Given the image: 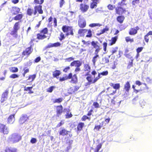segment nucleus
Here are the masks:
<instances>
[{
    "label": "nucleus",
    "instance_id": "60",
    "mask_svg": "<svg viewBox=\"0 0 152 152\" xmlns=\"http://www.w3.org/2000/svg\"><path fill=\"white\" fill-rule=\"evenodd\" d=\"M109 30V28L107 26H106L105 28L101 30L102 33L104 34L105 32L108 31Z\"/></svg>",
    "mask_w": 152,
    "mask_h": 152
},
{
    "label": "nucleus",
    "instance_id": "53",
    "mask_svg": "<svg viewBox=\"0 0 152 152\" xmlns=\"http://www.w3.org/2000/svg\"><path fill=\"white\" fill-rule=\"evenodd\" d=\"M97 4L95 3L91 2L90 4V7L91 9L96 8L97 6Z\"/></svg>",
    "mask_w": 152,
    "mask_h": 152
},
{
    "label": "nucleus",
    "instance_id": "12",
    "mask_svg": "<svg viewBox=\"0 0 152 152\" xmlns=\"http://www.w3.org/2000/svg\"><path fill=\"white\" fill-rule=\"evenodd\" d=\"M34 11L33 12L34 15H35L37 13V12L39 14H42L43 13V11L42 10V6L41 5H37L35 6L34 8Z\"/></svg>",
    "mask_w": 152,
    "mask_h": 152
},
{
    "label": "nucleus",
    "instance_id": "49",
    "mask_svg": "<svg viewBox=\"0 0 152 152\" xmlns=\"http://www.w3.org/2000/svg\"><path fill=\"white\" fill-rule=\"evenodd\" d=\"M8 93L9 91L8 90H5V91L3 93L1 96L5 98H7V96Z\"/></svg>",
    "mask_w": 152,
    "mask_h": 152
},
{
    "label": "nucleus",
    "instance_id": "17",
    "mask_svg": "<svg viewBox=\"0 0 152 152\" xmlns=\"http://www.w3.org/2000/svg\"><path fill=\"white\" fill-rule=\"evenodd\" d=\"M61 45V44L58 42H56L53 43H50L45 47V49H47L48 48L53 47H58L60 46Z\"/></svg>",
    "mask_w": 152,
    "mask_h": 152
},
{
    "label": "nucleus",
    "instance_id": "35",
    "mask_svg": "<svg viewBox=\"0 0 152 152\" xmlns=\"http://www.w3.org/2000/svg\"><path fill=\"white\" fill-rule=\"evenodd\" d=\"M85 126V124L83 122L79 123L77 126V129L78 131H81L82 130L83 128Z\"/></svg>",
    "mask_w": 152,
    "mask_h": 152
},
{
    "label": "nucleus",
    "instance_id": "13",
    "mask_svg": "<svg viewBox=\"0 0 152 152\" xmlns=\"http://www.w3.org/2000/svg\"><path fill=\"white\" fill-rule=\"evenodd\" d=\"M80 86L79 85H75L70 87L68 90L69 93L70 94H72L75 93L79 89Z\"/></svg>",
    "mask_w": 152,
    "mask_h": 152
},
{
    "label": "nucleus",
    "instance_id": "28",
    "mask_svg": "<svg viewBox=\"0 0 152 152\" xmlns=\"http://www.w3.org/2000/svg\"><path fill=\"white\" fill-rule=\"evenodd\" d=\"M4 152H17V149L15 148L7 147L4 150Z\"/></svg>",
    "mask_w": 152,
    "mask_h": 152
},
{
    "label": "nucleus",
    "instance_id": "30",
    "mask_svg": "<svg viewBox=\"0 0 152 152\" xmlns=\"http://www.w3.org/2000/svg\"><path fill=\"white\" fill-rule=\"evenodd\" d=\"M88 29H80L78 31V34L81 36L83 37L85 34L87 32Z\"/></svg>",
    "mask_w": 152,
    "mask_h": 152
},
{
    "label": "nucleus",
    "instance_id": "56",
    "mask_svg": "<svg viewBox=\"0 0 152 152\" xmlns=\"http://www.w3.org/2000/svg\"><path fill=\"white\" fill-rule=\"evenodd\" d=\"M118 48L117 47L113 48L112 50L111 51V54L113 55L115 53L117 52L118 51Z\"/></svg>",
    "mask_w": 152,
    "mask_h": 152
},
{
    "label": "nucleus",
    "instance_id": "57",
    "mask_svg": "<svg viewBox=\"0 0 152 152\" xmlns=\"http://www.w3.org/2000/svg\"><path fill=\"white\" fill-rule=\"evenodd\" d=\"M44 1V0H40V1L39 0H34V2L36 4H41L43 3Z\"/></svg>",
    "mask_w": 152,
    "mask_h": 152
},
{
    "label": "nucleus",
    "instance_id": "19",
    "mask_svg": "<svg viewBox=\"0 0 152 152\" xmlns=\"http://www.w3.org/2000/svg\"><path fill=\"white\" fill-rule=\"evenodd\" d=\"M107 91L106 93L107 92L108 94H106V96L109 97L110 96L113 95L116 93V90H113L112 88L110 87H108L107 88Z\"/></svg>",
    "mask_w": 152,
    "mask_h": 152
},
{
    "label": "nucleus",
    "instance_id": "7",
    "mask_svg": "<svg viewBox=\"0 0 152 152\" xmlns=\"http://www.w3.org/2000/svg\"><path fill=\"white\" fill-rule=\"evenodd\" d=\"M9 130L7 126L3 124L0 123V132L4 135H7L9 134Z\"/></svg>",
    "mask_w": 152,
    "mask_h": 152
},
{
    "label": "nucleus",
    "instance_id": "37",
    "mask_svg": "<svg viewBox=\"0 0 152 152\" xmlns=\"http://www.w3.org/2000/svg\"><path fill=\"white\" fill-rule=\"evenodd\" d=\"M125 40L127 43L129 42L130 43H133L134 42L133 38H131L130 36H127L125 37Z\"/></svg>",
    "mask_w": 152,
    "mask_h": 152
},
{
    "label": "nucleus",
    "instance_id": "9",
    "mask_svg": "<svg viewBox=\"0 0 152 152\" xmlns=\"http://www.w3.org/2000/svg\"><path fill=\"white\" fill-rule=\"evenodd\" d=\"M86 79L87 80L88 82L85 84V86H89L91 84H94L96 82L95 78L93 79L91 76L90 75L86 77Z\"/></svg>",
    "mask_w": 152,
    "mask_h": 152
},
{
    "label": "nucleus",
    "instance_id": "48",
    "mask_svg": "<svg viewBox=\"0 0 152 152\" xmlns=\"http://www.w3.org/2000/svg\"><path fill=\"white\" fill-rule=\"evenodd\" d=\"M120 84L119 83H117L114 84V87L113 88L115 89V90H117L118 89H119L120 88Z\"/></svg>",
    "mask_w": 152,
    "mask_h": 152
},
{
    "label": "nucleus",
    "instance_id": "10",
    "mask_svg": "<svg viewBox=\"0 0 152 152\" xmlns=\"http://www.w3.org/2000/svg\"><path fill=\"white\" fill-rule=\"evenodd\" d=\"M36 77V74L29 75L28 77V79L25 81L26 85H31L32 82L35 79Z\"/></svg>",
    "mask_w": 152,
    "mask_h": 152
},
{
    "label": "nucleus",
    "instance_id": "6",
    "mask_svg": "<svg viewBox=\"0 0 152 152\" xmlns=\"http://www.w3.org/2000/svg\"><path fill=\"white\" fill-rule=\"evenodd\" d=\"M33 51V49L31 45L29 47L26 48L22 53V58L24 57H26V58H28L32 53Z\"/></svg>",
    "mask_w": 152,
    "mask_h": 152
},
{
    "label": "nucleus",
    "instance_id": "25",
    "mask_svg": "<svg viewBox=\"0 0 152 152\" xmlns=\"http://www.w3.org/2000/svg\"><path fill=\"white\" fill-rule=\"evenodd\" d=\"M118 39V36H117L112 37L111 39L109 40L110 42L108 44L109 45L112 46L115 44L116 43Z\"/></svg>",
    "mask_w": 152,
    "mask_h": 152
},
{
    "label": "nucleus",
    "instance_id": "40",
    "mask_svg": "<svg viewBox=\"0 0 152 152\" xmlns=\"http://www.w3.org/2000/svg\"><path fill=\"white\" fill-rule=\"evenodd\" d=\"M134 59H131V61H129L128 64V65L127 66V68L128 69H129L131 67L133 66V61Z\"/></svg>",
    "mask_w": 152,
    "mask_h": 152
},
{
    "label": "nucleus",
    "instance_id": "34",
    "mask_svg": "<svg viewBox=\"0 0 152 152\" xmlns=\"http://www.w3.org/2000/svg\"><path fill=\"white\" fill-rule=\"evenodd\" d=\"M69 132H70L69 131H67L65 129H63L59 131V134L64 136L67 135Z\"/></svg>",
    "mask_w": 152,
    "mask_h": 152
},
{
    "label": "nucleus",
    "instance_id": "14",
    "mask_svg": "<svg viewBox=\"0 0 152 152\" xmlns=\"http://www.w3.org/2000/svg\"><path fill=\"white\" fill-rule=\"evenodd\" d=\"M20 9L17 7H13L10 10V12L12 15H15L20 12Z\"/></svg>",
    "mask_w": 152,
    "mask_h": 152
},
{
    "label": "nucleus",
    "instance_id": "16",
    "mask_svg": "<svg viewBox=\"0 0 152 152\" xmlns=\"http://www.w3.org/2000/svg\"><path fill=\"white\" fill-rule=\"evenodd\" d=\"M14 17L10 21L11 22L12 20H15L18 22H21L23 17V14L22 13L18 14Z\"/></svg>",
    "mask_w": 152,
    "mask_h": 152
},
{
    "label": "nucleus",
    "instance_id": "54",
    "mask_svg": "<svg viewBox=\"0 0 152 152\" xmlns=\"http://www.w3.org/2000/svg\"><path fill=\"white\" fill-rule=\"evenodd\" d=\"M81 120L82 121H85L86 119H88L90 120L91 119L90 117L87 116L86 115H84L81 118Z\"/></svg>",
    "mask_w": 152,
    "mask_h": 152
},
{
    "label": "nucleus",
    "instance_id": "64",
    "mask_svg": "<svg viewBox=\"0 0 152 152\" xmlns=\"http://www.w3.org/2000/svg\"><path fill=\"white\" fill-rule=\"evenodd\" d=\"M60 37L59 39L61 41H62L63 39L65 38L64 34L62 33L61 32L60 34Z\"/></svg>",
    "mask_w": 152,
    "mask_h": 152
},
{
    "label": "nucleus",
    "instance_id": "58",
    "mask_svg": "<svg viewBox=\"0 0 152 152\" xmlns=\"http://www.w3.org/2000/svg\"><path fill=\"white\" fill-rule=\"evenodd\" d=\"M107 7L108 10H113L115 8V6H113V5L109 4L108 5Z\"/></svg>",
    "mask_w": 152,
    "mask_h": 152
},
{
    "label": "nucleus",
    "instance_id": "38",
    "mask_svg": "<svg viewBox=\"0 0 152 152\" xmlns=\"http://www.w3.org/2000/svg\"><path fill=\"white\" fill-rule=\"evenodd\" d=\"M34 11L32 8H28L26 11V14L28 16H32L33 14Z\"/></svg>",
    "mask_w": 152,
    "mask_h": 152
},
{
    "label": "nucleus",
    "instance_id": "24",
    "mask_svg": "<svg viewBox=\"0 0 152 152\" xmlns=\"http://www.w3.org/2000/svg\"><path fill=\"white\" fill-rule=\"evenodd\" d=\"M72 77L71 72L69 73L68 75H66L64 76L60 77L59 79V80L60 82H62L68 79H71Z\"/></svg>",
    "mask_w": 152,
    "mask_h": 152
},
{
    "label": "nucleus",
    "instance_id": "51",
    "mask_svg": "<svg viewBox=\"0 0 152 152\" xmlns=\"http://www.w3.org/2000/svg\"><path fill=\"white\" fill-rule=\"evenodd\" d=\"M55 88L54 86H51L48 88L47 90V91L49 93H51L52 92L53 89Z\"/></svg>",
    "mask_w": 152,
    "mask_h": 152
},
{
    "label": "nucleus",
    "instance_id": "47",
    "mask_svg": "<svg viewBox=\"0 0 152 152\" xmlns=\"http://www.w3.org/2000/svg\"><path fill=\"white\" fill-rule=\"evenodd\" d=\"M18 69L16 67H12L10 69V71L13 73L17 72L18 71Z\"/></svg>",
    "mask_w": 152,
    "mask_h": 152
},
{
    "label": "nucleus",
    "instance_id": "26",
    "mask_svg": "<svg viewBox=\"0 0 152 152\" xmlns=\"http://www.w3.org/2000/svg\"><path fill=\"white\" fill-rule=\"evenodd\" d=\"M116 18L117 21L120 24L122 23L125 18V17L123 15H119Z\"/></svg>",
    "mask_w": 152,
    "mask_h": 152
},
{
    "label": "nucleus",
    "instance_id": "8",
    "mask_svg": "<svg viewBox=\"0 0 152 152\" xmlns=\"http://www.w3.org/2000/svg\"><path fill=\"white\" fill-rule=\"evenodd\" d=\"M78 25L79 27L81 28H83L86 26V22L83 18H79L78 20Z\"/></svg>",
    "mask_w": 152,
    "mask_h": 152
},
{
    "label": "nucleus",
    "instance_id": "44",
    "mask_svg": "<svg viewBox=\"0 0 152 152\" xmlns=\"http://www.w3.org/2000/svg\"><path fill=\"white\" fill-rule=\"evenodd\" d=\"M103 47V50L104 52H106L107 49V42H104L102 44Z\"/></svg>",
    "mask_w": 152,
    "mask_h": 152
},
{
    "label": "nucleus",
    "instance_id": "4",
    "mask_svg": "<svg viewBox=\"0 0 152 152\" xmlns=\"http://www.w3.org/2000/svg\"><path fill=\"white\" fill-rule=\"evenodd\" d=\"M118 6L115 8V11L116 14L118 15H123L127 12L126 8L123 7V4L119 5L118 3Z\"/></svg>",
    "mask_w": 152,
    "mask_h": 152
},
{
    "label": "nucleus",
    "instance_id": "22",
    "mask_svg": "<svg viewBox=\"0 0 152 152\" xmlns=\"http://www.w3.org/2000/svg\"><path fill=\"white\" fill-rule=\"evenodd\" d=\"M15 114H11L7 118V123L9 124H12L15 121Z\"/></svg>",
    "mask_w": 152,
    "mask_h": 152
},
{
    "label": "nucleus",
    "instance_id": "2",
    "mask_svg": "<svg viewBox=\"0 0 152 152\" xmlns=\"http://www.w3.org/2000/svg\"><path fill=\"white\" fill-rule=\"evenodd\" d=\"M22 139V136L19 134L15 133L10 135L8 137V140L13 143L18 142Z\"/></svg>",
    "mask_w": 152,
    "mask_h": 152
},
{
    "label": "nucleus",
    "instance_id": "41",
    "mask_svg": "<svg viewBox=\"0 0 152 152\" xmlns=\"http://www.w3.org/2000/svg\"><path fill=\"white\" fill-rule=\"evenodd\" d=\"M67 112L66 113L65 115V117L66 118H71L72 116V115L71 113L69 114V113L70 112V110L69 109H67Z\"/></svg>",
    "mask_w": 152,
    "mask_h": 152
},
{
    "label": "nucleus",
    "instance_id": "20",
    "mask_svg": "<svg viewBox=\"0 0 152 152\" xmlns=\"http://www.w3.org/2000/svg\"><path fill=\"white\" fill-rule=\"evenodd\" d=\"M89 6L86 4L81 3L80 5V10L83 12H86L89 9Z\"/></svg>",
    "mask_w": 152,
    "mask_h": 152
},
{
    "label": "nucleus",
    "instance_id": "36",
    "mask_svg": "<svg viewBox=\"0 0 152 152\" xmlns=\"http://www.w3.org/2000/svg\"><path fill=\"white\" fill-rule=\"evenodd\" d=\"M33 87V86H32L31 87H26L25 86L24 87V91H28L29 92H28V93L29 94H33L34 93V92L31 90Z\"/></svg>",
    "mask_w": 152,
    "mask_h": 152
},
{
    "label": "nucleus",
    "instance_id": "23",
    "mask_svg": "<svg viewBox=\"0 0 152 152\" xmlns=\"http://www.w3.org/2000/svg\"><path fill=\"white\" fill-rule=\"evenodd\" d=\"M72 77L70 82L72 84H76L78 82V79L76 74H74L73 76L71 73Z\"/></svg>",
    "mask_w": 152,
    "mask_h": 152
},
{
    "label": "nucleus",
    "instance_id": "1",
    "mask_svg": "<svg viewBox=\"0 0 152 152\" xmlns=\"http://www.w3.org/2000/svg\"><path fill=\"white\" fill-rule=\"evenodd\" d=\"M48 30L47 28L45 27L39 31V33L37 34V39L38 40H42L46 38L48 34Z\"/></svg>",
    "mask_w": 152,
    "mask_h": 152
},
{
    "label": "nucleus",
    "instance_id": "50",
    "mask_svg": "<svg viewBox=\"0 0 152 152\" xmlns=\"http://www.w3.org/2000/svg\"><path fill=\"white\" fill-rule=\"evenodd\" d=\"M87 34L86 35V37H91L92 36L91 31L90 29L88 30Z\"/></svg>",
    "mask_w": 152,
    "mask_h": 152
},
{
    "label": "nucleus",
    "instance_id": "33",
    "mask_svg": "<svg viewBox=\"0 0 152 152\" xmlns=\"http://www.w3.org/2000/svg\"><path fill=\"white\" fill-rule=\"evenodd\" d=\"M61 71L58 70H55L53 72V77L58 78V77L61 74Z\"/></svg>",
    "mask_w": 152,
    "mask_h": 152
},
{
    "label": "nucleus",
    "instance_id": "62",
    "mask_svg": "<svg viewBox=\"0 0 152 152\" xmlns=\"http://www.w3.org/2000/svg\"><path fill=\"white\" fill-rule=\"evenodd\" d=\"M19 75L15 74H13L10 75V77L11 78L14 79L18 77Z\"/></svg>",
    "mask_w": 152,
    "mask_h": 152
},
{
    "label": "nucleus",
    "instance_id": "39",
    "mask_svg": "<svg viewBox=\"0 0 152 152\" xmlns=\"http://www.w3.org/2000/svg\"><path fill=\"white\" fill-rule=\"evenodd\" d=\"M129 51V50L128 48L126 49L125 50L124 55L127 58H132V57H131L130 53H128Z\"/></svg>",
    "mask_w": 152,
    "mask_h": 152
},
{
    "label": "nucleus",
    "instance_id": "59",
    "mask_svg": "<svg viewBox=\"0 0 152 152\" xmlns=\"http://www.w3.org/2000/svg\"><path fill=\"white\" fill-rule=\"evenodd\" d=\"M143 47H139L136 49L137 53H140L142 50L143 49Z\"/></svg>",
    "mask_w": 152,
    "mask_h": 152
},
{
    "label": "nucleus",
    "instance_id": "29",
    "mask_svg": "<svg viewBox=\"0 0 152 152\" xmlns=\"http://www.w3.org/2000/svg\"><path fill=\"white\" fill-rule=\"evenodd\" d=\"M91 68V67L89 66L88 64H84V71L85 72H88L85 75V76L88 75H89Z\"/></svg>",
    "mask_w": 152,
    "mask_h": 152
},
{
    "label": "nucleus",
    "instance_id": "5",
    "mask_svg": "<svg viewBox=\"0 0 152 152\" xmlns=\"http://www.w3.org/2000/svg\"><path fill=\"white\" fill-rule=\"evenodd\" d=\"M62 29L64 32L66 33V36L73 35L74 34L73 29L72 26H63L62 27Z\"/></svg>",
    "mask_w": 152,
    "mask_h": 152
},
{
    "label": "nucleus",
    "instance_id": "45",
    "mask_svg": "<svg viewBox=\"0 0 152 152\" xmlns=\"http://www.w3.org/2000/svg\"><path fill=\"white\" fill-rule=\"evenodd\" d=\"M102 64H104L108 63L109 62V61L108 58L105 57L102 58Z\"/></svg>",
    "mask_w": 152,
    "mask_h": 152
},
{
    "label": "nucleus",
    "instance_id": "27",
    "mask_svg": "<svg viewBox=\"0 0 152 152\" xmlns=\"http://www.w3.org/2000/svg\"><path fill=\"white\" fill-rule=\"evenodd\" d=\"M28 119V117L26 115H23L19 119V122L23 124Z\"/></svg>",
    "mask_w": 152,
    "mask_h": 152
},
{
    "label": "nucleus",
    "instance_id": "11",
    "mask_svg": "<svg viewBox=\"0 0 152 152\" xmlns=\"http://www.w3.org/2000/svg\"><path fill=\"white\" fill-rule=\"evenodd\" d=\"M91 44L93 48L95 49L94 52L99 53L100 50V48L98 42L92 41L91 42Z\"/></svg>",
    "mask_w": 152,
    "mask_h": 152
},
{
    "label": "nucleus",
    "instance_id": "42",
    "mask_svg": "<svg viewBox=\"0 0 152 152\" xmlns=\"http://www.w3.org/2000/svg\"><path fill=\"white\" fill-rule=\"evenodd\" d=\"M140 0H133L132 2V4L133 6H136L140 3Z\"/></svg>",
    "mask_w": 152,
    "mask_h": 152
},
{
    "label": "nucleus",
    "instance_id": "31",
    "mask_svg": "<svg viewBox=\"0 0 152 152\" xmlns=\"http://www.w3.org/2000/svg\"><path fill=\"white\" fill-rule=\"evenodd\" d=\"M131 86L129 82H126L124 85V89L127 92H128L130 89Z\"/></svg>",
    "mask_w": 152,
    "mask_h": 152
},
{
    "label": "nucleus",
    "instance_id": "46",
    "mask_svg": "<svg viewBox=\"0 0 152 152\" xmlns=\"http://www.w3.org/2000/svg\"><path fill=\"white\" fill-rule=\"evenodd\" d=\"M101 24L99 23H92L89 25V26L91 27H93L96 26H100Z\"/></svg>",
    "mask_w": 152,
    "mask_h": 152
},
{
    "label": "nucleus",
    "instance_id": "63",
    "mask_svg": "<svg viewBox=\"0 0 152 152\" xmlns=\"http://www.w3.org/2000/svg\"><path fill=\"white\" fill-rule=\"evenodd\" d=\"M102 126L100 125L95 126L94 128V130H96V131H99L101 128Z\"/></svg>",
    "mask_w": 152,
    "mask_h": 152
},
{
    "label": "nucleus",
    "instance_id": "32",
    "mask_svg": "<svg viewBox=\"0 0 152 152\" xmlns=\"http://www.w3.org/2000/svg\"><path fill=\"white\" fill-rule=\"evenodd\" d=\"M99 53L94 52V53L95 56H94L92 58V61L93 62V64L94 65H95L96 62L97 61V59L99 58V55L98 54Z\"/></svg>",
    "mask_w": 152,
    "mask_h": 152
},
{
    "label": "nucleus",
    "instance_id": "43",
    "mask_svg": "<svg viewBox=\"0 0 152 152\" xmlns=\"http://www.w3.org/2000/svg\"><path fill=\"white\" fill-rule=\"evenodd\" d=\"M63 100V99L62 98H59L58 99H56L53 101V103H60Z\"/></svg>",
    "mask_w": 152,
    "mask_h": 152
},
{
    "label": "nucleus",
    "instance_id": "55",
    "mask_svg": "<svg viewBox=\"0 0 152 152\" xmlns=\"http://www.w3.org/2000/svg\"><path fill=\"white\" fill-rule=\"evenodd\" d=\"M23 70L24 72L23 73V75L24 77L25 76L26 74L29 72V69L28 68H26V67H25L23 68Z\"/></svg>",
    "mask_w": 152,
    "mask_h": 152
},
{
    "label": "nucleus",
    "instance_id": "15",
    "mask_svg": "<svg viewBox=\"0 0 152 152\" xmlns=\"http://www.w3.org/2000/svg\"><path fill=\"white\" fill-rule=\"evenodd\" d=\"M56 115L59 117L63 113V107L61 105L56 106Z\"/></svg>",
    "mask_w": 152,
    "mask_h": 152
},
{
    "label": "nucleus",
    "instance_id": "18",
    "mask_svg": "<svg viewBox=\"0 0 152 152\" xmlns=\"http://www.w3.org/2000/svg\"><path fill=\"white\" fill-rule=\"evenodd\" d=\"M140 28L138 26H136L135 28H131L129 32V34L130 35H134L137 33V31Z\"/></svg>",
    "mask_w": 152,
    "mask_h": 152
},
{
    "label": "nucleus",
    "instance_id": "61",
    "mask_svg": "<svg viewBox=\"0 0 152 152\" xmlns=\"http://www.w3.org/2000/svg\"><path fill=\"white\" fill-rule=\"evenodd\" d=\"M70 66H67L64 68L63 71L65 73H67L70 70Z\"/></svg>",
    "mask_w": 152,
    "mask_h": 152
},
{
    "label": "nucleus",
    "instance_id": "52",
    "mask_svg": "<svg viewBox=\"0 0 152 152\" xmlns=\"http://www.w3.org/2000/svg\"><path fill=\"white\" fill-rule=\"evenodd\" d=\"M93 105L94 106V108H98L100 107L99 104L96 102H94L93 103Z\"/></svg>",
    "mask_w": 152,
    "mask_h": 152
},
{
    "label": "nucleus",
    "instance_id": "21",
    "mask_svg": "<svg viewBox=\"0 0 152 152\" xmlns=\"http://www.w3.org/2000/svg\"><path fill=\"white\" fill-rule=\"evenodd\" d=\"M82 63L79 60L74 61L70 64L71 66H75L76 67H80L82 65Z\"/></svg>",
    "mask_w": 152,
    "mask_h": 152
},
{
    "label": "nucleus",
    "instance_id": "3",
    "mask_svg": "<svg viewBox=\"0 0 152 152\" xmlns=\"http://www.w3.org/2000/svg\"><path fill=\"white\" fill-rule=\"evenodd\" d=\"M20 23L19 22L15 23L13 26V30L10 33V34L15 38H17L18 36V31L20 28Z\"/></svg>",
    "mask_w": 152,
    "mask_h": 152
}]
</instances>
